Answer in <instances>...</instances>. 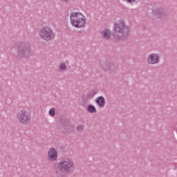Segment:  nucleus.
Instances as JSON below:
<instances>
[{
	"label": "nucleus",
	"mask_w": 177,
	"mask_h": 177,
	"mask_svg": "<svg viewBox=\"0 0 177 177\" xmlns=\"http://www.w3.org/2000/svg\"><path fill=\"white\" fill-rule=\"evenodd\" d=\"M115 39H125L129 34V28L125 24V21L120 20L113 24Z\"/></svg>",
	"instance_id": "obj_1"
},
{
	"label": "nucleus",
	"mask_w": 177,
	"mask_h": 177,
	"mask_svg": "<svg viewBox=\"0 0 177 177\" xmlns=\"http://www.w3.org/2000/svg\"><path fill=\"white\" fill-rule=\"evenodd\" d=\"M71 24L75 28H84L86 26V17L81 12H73L70 14Z\"/></svg>",
	"instance_id": "obj_2"
},
{
	"label": "nucleus",
	"mask_w": 177,
	"mask_h": 177,
	"mask_svg": "<svg viewBox=\"0 0 177 177\" xmlns=\"http://www.w3.org/2000/svg\"><path fill=\"white\" fill-rule=\"evenodd\" d=\"M17 59H24L31 56V46L26 41L19 42L15 45Z\"/></svg>",
	"instance_id": "obj_3"
},
{
	"label": "nucleus",
	"mask_w": 177,
	"mask_h": 177,
	"mask_svg": "<svg viewBox=\"0 0 177 177\" xmlns=\"http://www.w3.org/2000/svg\"><path fill=\"white\" fill-rule=\"evenodd\" d=\"M75 168L74 162L70 158L62 159L57 166L58 171L65 175L74 172Z\"/></svg>",
	"instance_id": "obj_4"
},
{
	"label": "nucleus",
	"mask_w": 177,
	"mask_h": 177,
	"mask_svg": "<svg viewBox=\"0 0 177 177\" xmlns=\"http://www.w3.org/2000/svg\"><path fill=\"white\" fill-rule=\"evenodd\" d=\"M39 35L41 39H44V41H52V39H55L56 33L52 28L45 26L40 29Z\"/></svg>",
	"instance_id": "obj_5"
},
{
	"label": "nucleus",
	"mask_w": 177,
	"mask_h": 177,
	"mask_svg": "<svg viewBox=\"0 0 177 177\" xmlns=\"http://www.w3.org/2000/svg\"><path fill=\"white\" fill-rule=\"evenodd\" d=\"M17 119L21 125H28L31 122V113L26 110H21L17 113Z\"/></svg>",
	"instance_id": "obj_6"
},
{
	"label": "nucleus",
	"mask_w": 177,
	"mask_h": 177,
	"mask_svg": "<svg viewBox=\"0 0 177 177\" xmlns=\"http://www.w3.org/2000/svg\"><path fill=\"white\" fill-rule=\"evenodd\" d=\"M160 54L152 53L147 56V62L148 64H158L160 63Z\"/></svg>",
	"instance_id": "obj_7"
},
{
	"label": "nucleus",
	"mask_w": 177,
	"mask_h": 177,
	"mask_svg": "<svg viewBox=\"0 0 177 177\" xmlns=\"http://www.w3.org/2000/svg\"><path fill=\"white\" fill-rule=\"evenodd\" d=\"M57 151L55 148H50L48 152V160L51 162H55L57 161Z\"/></svg>",
	"instance_id": "obj_8"
},
{
	"label": "nucleus",
	"mask_w": 177,
	"mask_h": 177,
	"mask_svg": "<svg viewBox=\"0 0 177 177\" xmlns=\"http://www.w3.org/2000/svg\"><path fill=\"white\" fill-rule=\"evenodd\" d=\"M100 34L103 39H110L111 38V31L109 29L103 30Z\"/></svg>",
	"instance_id": "obj_9"
},
{
	"label": "nucleus",
	"mask_w": 177,
	"mask_h": 177,
	"mask_svg": "<svg viewBox=\"0 0 177 177\" xmlns=\"http://www.w3.org/2000/svg\"><path fill=\"white\" fill-rule=\"evenodd\" d=\"M95 103L99 107L103 108L106 106V100L104 99V97L100 96L96 98Z\"/></svg>",
	"instance_id": "obj_10"
},
{
	"label": "nucleus",
	"mask_w": 177,
	"mask_h": 177,
	"mask_svg": "<svg viewBox=\"0 0 177 177\" xmlns=\"http://www.w3.org/2000/svg\"><path fill=\"white\" fill-rule=\"evenodd\" d=\"M152 12L154 15H156L157 16H159V17H161L164 15V10L162 8H157L154 10V9L152 10Z\"/></svg>",
	"instance_id": "obj_11"
},
{
	"label": "nucleus",
	"mask_w": 177,
	"mask_h": 177,
	"mask_svg": "<svg viewBox=\"0 0 177 177\" xmlns=\"http://www.w3.org/2000/svg\"><path fill=\"white\" fill-rule=\"evenodd\" d=\"M87 111L88 113H91L92 114L96 113V107H95L93 105H88L87 107Z\"/></svg>",
	"instance_id": "obj_12"
},
{
	"label": "nucleus",
	"mask_w": 177,
	"mask_h": 177,
	"mask_svg": "<svg viewBox=\"0 0 177 177\" xmlns=\"http://www.w3.org/2000/svg\"><path fill=\"white\" fill-rule=\"evenodd\" d=\"M59 71H66L67 70V65H66V63L61 62L58 67Z\"/></svg>",
	"instance_id": "obj_13"
},
{
	"label": "nucleus",
	"mask_w": 177,
	"mask_h": 177,
	"mask_svg": "<svg viewBox=\"0 0 177 177\" xmlns=\"http://www.w3.org/2000/svg\"><path fill=\"white\" fill-rule=\"evenodd\" d=\"M96 93H97V91H96L95 90H92V91H89L87 94L88 99H92L93 97H95V95H96Z\"/></svg>",
	"instance_id": "obj_14"
},
{
	"label": "nucleus",
	"mask_w": 177,
	"mask_h": 177,
	"mask_svg": "<svg viewBox=\"0 0 177 177\" xmlns=\"http://www.w3.org/2000/svg\"><path fill=\"white\" fill-rule=\"evenodd\" d=\"M77 132H82L84 131V125L83 124H79L77 127Z\"/></svg>",
	"instance_id": "obj_15"
},
{
	"label": "nucleus",
	"mask_w": 177,
	"mask_h": 177,
	"mask_svg": "<svg viewBox=\"0 0 177 177\" xmlns=\"http://www.w3.org/2000/svg\"><path fill=\"white\" fill-rule=\"evenodd\" d=\"M49 114L51 116L55 115V114H56V113L55 112V108H51L49 111Z\"/></svg>",
	"instance_id": "obj_16"
},
{
	"label": "nucleus",
	"mask_w": 177,
	"mask_h": 177,
	"mask_svg": "<svg viewBox=\"0 0 177 177\" xmlns=\"http://www.w3.org/2000/svg\"><path fill=\"white\" fill-rule=\"evenodd\" d=\"M127 3H135L136 2V0H125Z\"/></svg>",
	"instance_id": "obj_17"
},
{
	"label": "nucleus",
	"mask_w": 177,
	"mask_h": 177,
	"mask_svg": "<svg viewBox=\"0 0 177 177\" xmlns=\"http://www.w3.org/2000/svg\"><path fill=\"white\" fill-rule=\"evenodd\" d=\"M64 2H68L70 0H62Z\"/></svg>",
	"instance_id": "obj_18"
},
{
	"label": "nucleus",
	"mask_w": 177,
	"mask_h": 177,
	"mask_svg": "<svg viewBox=\"0 0 177 177\" xmlns=\"http://www.w3.org/2000/svg\"><path fill=\"white\" fill-rule=\"evenodd\" d=\"M68 125L70 126V125H71V124H70V123H68Z\"/></svg>",
	"instance_id": "obj_19"
}]
</instances>
